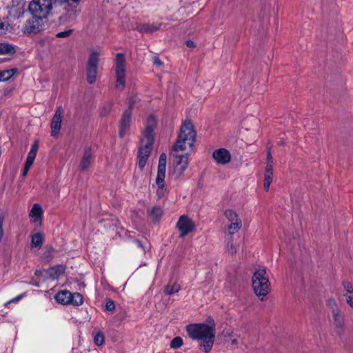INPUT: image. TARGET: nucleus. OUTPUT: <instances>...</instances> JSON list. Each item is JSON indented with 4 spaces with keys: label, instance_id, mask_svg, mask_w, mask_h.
<instances>
[{
    "label": "nucleus",
    "instance_id": "nucleus-42",
    "mask_svg": "<svg viewBox=\"0 0 353 353\" xmlns=\"http://www.w3.org/2000/svg\"><path fill=\"white\" fill-rule=\"evenodd\" d=\"M139 101V99L137 97H132L130 99L129 101V108L128 110H130L133 108L134 105Z\"/></svg>",
    "mask_w": 353,
    "mask_h": 353
},
{
    "label": "nucleus",
    "instance_id": "nucleus-18",
    "mask_svg": "<svg viewBox=\"0 0 353 353\" xmlns=\"http://www.w3.org/2000/svg\"><path fill=\"white\" fill-rule=\"evenodd\" d=\"M42 213L43 210L41 205L35 203L30 212L29 216L34 219L33 222L37 223L41 221Z\"/></svg>",
    "mask_w": 353,
    "mask_h": 353
},
{
    "label": "nucleus",
    "instance_id": "nucleus-41",
    "mask_svg": "<svg viewBox=\"0 0 353 353\" xmlns=\"http://www.w3.org/2000/svg\"><path fill=\"white\" fill-rule=\"evenodd\" d=\"M344 296L346 299V302L348 304V305L351 307H353V294H344Z\"/></svg>",
    "mask_w": 353,
    "mask_h": 353
},
{
    "label": "nucleus",
    "instance_id": "nucleus-29",
    "mask_svg": "<svg viewBox=\"0 0 353 353\" xmlns=\"http://www.w3.org/2000/svg\"><path fill=\"white\" fill-rule=\"evenodd\" d=\"M180 285L177 283H174L172 285H168L165 287L164 293L168 295L174 294L180 290Z\"/></svg>",
    "mask_w": 353,
    "mask_h": 353
},
{
    "label": "nucleus",
    "instance_id": "nucleus-12",
    "mask_svg": "<svg viewBox=\"0 0 353 353\" xmlns=\"http://www.w3.org/2000/svg\"><path fill=\"white\" fill-rule=\"evenodd\" d=\"M157 125V120L153 115L148 117L145 122V130L143 132L141 139H147V142L150 143V141H154V130Z\"/></svg>",
    "mask_w": 353,
    "mask_h": 353
},
{
    "label": "nucleus",
    "instance_id": "nucleus-16",
    "mask_svg": "<svg viewBox=\"0 0 353 353\" xmlns=\"http://www.w3.org/2000/svg\"><path fill=\"white\" fill-rule=\"evenodd\" d=\"M161 23H154L152 24H138L136 29L141 32L152 33L161 28Z\"/></svg>",
    "mask_w": 353,
    "mask_h": 353
},
{
    "label": "nucleus",
    "instance_id": "nucleus-23",
    "mask_svg": "<svg viewBox=\"0 0 353 353\" xmlns=\"http://www.w3.org/2000/svg\"><path fill=\"white\" fill-rule=\"evenodd\" d=\"M16 52L14 46L2 43H0V54H13Z\"/></svg>",
    "mask_w": 353,
    "mask_h": 353
},
{
    "label": "nucleus",
    "instance_id": "nucleus-3",
    "mask_svg": "<svg viewBox=\"0 0 353 353\" xmlns=\"http://www.w3.org/2000/svg\"><path fill=\"white\" fill-rule=\"evenodd\" d=\"M252 287L254 293L263 301L270 290V283L265 269L256 270L252 276Z\"/></svg>",
    "mask_w": 353,
    "mask_h": 353
},
{
    "label": "nucleus",
    "instance_id": "nucleus-1",
    "mask_svg": "<svg viewBox=\"0 0 353 353\" xmlns=\"http://www.w3.org/2000/svg\"><path fill=\"white\" fill-rule=\"evenodd\" d=\"M196 132L192 124L189 121L183 123L177 139L172 146V155L174 157V172L181 176L188 165V153L179 154L188 150H192L196 141Z\"/></svg>",
    "mask_w": 353,
    "mask_h": 353
},
{
    "label": "nucleus",
    "instance_id": "nucleus-20",
    "mask_svg": "<svg viewBox=\"0 0 353 353\" xmlns=\"http://www.w3.org/2000/svg\"><path fill=\"white\" fill-rule=\"evenodd\" d=\"M334 323L337 328H343L344 325V317L340 310H336L332 312Z\"/></svg>",
    "mask_w": 353,
    "mask_h": 353
},
{
    "label": "nucleus",
    "instance_id": "nucleus-49",
    "mask_svg": "<svg viewBox=\"0 0 353 353\" xmlns=\"http://www.w3.org/2000/svg\"><path fill=\"white\" fill-rule=\"evenodd\" d=\"M153 63L157 66L162 65V61L157 57H154L153 58Z\"/></svg>",
    "mask_w": 353,
    "mask_h": 353
},
{
    "label": "nucleus",
    "instance_id": "nucleus-13",
    "mask_svg": "<svg viewBox=\"0 0 353 353\" xmlns=\"http://www.w3.org/2000/svg\"><path fill=\"white\" fill-rule=\"evenodd\" d=\"M131 117L132 112L130 110H126L123 113L119 124V137L123 138L129 130L131 123Z\"/></svg>",
    "mask_w": 353,
    "mask_h": 353
},
{
    "label": "nucleus",
    "instance_id": "nucleus-35",
    "mask_svg": "<svg viewBox=\"0 0 353 353\" xmlns=\"http://www.w3.org/2000/svg\"><path fill=\"white\" fill-rule=\"evenodd\" d=\"M272 181V175L264 174L263 187L268 191Z\"/></svg>",
    "mask_w": 353,
    "mask_h": 353
},
{
    "label": "nucleus",
    "instance_id": "nucleus-6",
    "mask_svg": "<svg viewBox=\"0 0 353 353\" xmlns=\"http://www.w3.org/2000/svg\"><path fill=\"white\" fill-rule=\"evenodd\" d=\"M99 57L97 51H92L89 56L86 66V79L89 84H93L97 80Z\"/></svg>",
    "mask_w": 353,
    "mask_h": 353
},
{
    "label": "nucleus",
    "instance_id": "nucleus-38",
    "mask_svg": "<svg viewBox=\"0 0 353 353\" xmlns=\"http://www.w3.org/2000/svg\"><path fill=\"white\" fill-rule=\"evenodd\" d=\"M226 249H227L228 252L231 254H233L236 253V248L233 245L232 241H228V243L226 244Z\"/></svg>",
    "mask_w": 353,
    "mask_h": 353
},
{
    "label": "nucleus",
    "instance_id": "nucleus-53",
    "mask_svg": "<svg viewBox=\"0 0 353 353\" xmlns=\"http://www.w3.org/2000/svg\"><path fill=\"white\" fill-rule=\"evenodd\" d=\"M135 243L137 244V245H138L139 247H140V248H143V245H142L141 242V241H139V240H136V241H135Z\"/></svg>",
    "mask_w": 353,
    "mask_h": 353
},
{
    "label": "nucleus",
    "instance_id": "nucleus-24",
    "mask_svg": "<svg viewBox=\"0 0 353 353\" xmlns=\"http://www.w3.org/2000/svg\"><path fill=\"white\" fill-rule=\"evenodd\" d=\"M83 297L80 293H78V292L73 293V294L71 293V298H70V305L79 306V305H81V304H83Z\"/></svg>",
    "mask_w": 353,
    "mask_h": 353
},
{
    "label": "nucleus",
    "instance_id": "nucleus-40",
    "mask_svg": "<svg viewBox=\"0 0 353 353\" xmlns=\"http://www.w3.org/2000/svg\"><path fill=\"white\" fill-rule=\"evenodd\" d=\"M37 154L32 153L30 152H28L26 163L27 164L32 165L34 163V161L35 159Z\"/></svg>",
    "mask_w": 353,
    "mask_h": 353
},
{
    "label": "nucleus",
    "instance_id": "nucleus-5",
    "mask_svg": "<svg viewBox=\"0 0 353 353\" xmlns=\"http://www.w3.org/2000/svg\"><path fill=\"white\" fill-rule=\"evenodd\" d=\"M166 154L165 153H162L159 157L158 171L156 178V184L157 185V194L159 198H162L167 190L164 183L166 170Z\"/></svg>",
    "mask_w": 353,
    "mask_h": 353
},
{
    "label": "nucleus",
    "instance_id": "nucleus-44",
    "mask_svg": "<svg viewBox=\"0 0 353 353\" xmlns=\"http://www.w3.org/2000/svg\"><path fill=\"white\" fill-rule=\"evenodd\" d=\"M115 307L114 301H109L106 303L105 308L108 311H112Z\"/></svg>",
    "mask_w": 353,
    "mask_h": 353
},
{
    "label": "nucleus",
    "instance_id": "nucleus-37",
    "mask_svg": "<svg viewBox=\"0 0 353 353\" xmlns=\"http://www.w3.org/2000/svg\"><path fill=\"white\" fill-rule=\"evenodd\" d=\"M327 304L332 309V312H334L336 310H339L336 301L334 299H329Z\"/></svg>",
    "mask_w": 353,
    "mask_h": 353
},
{
    "label": "nucleus",
    "instance_id": "nucleus-26",
    "mask_svg": "<svg viewBox=\"0 0 353 353\" xmlns=\"http://www.w3.org/2000/svg\"><path fill=\"white\" fill-rule=\"evenodd\" d=\"M225 216L230 223L241 221L238 214L232 210H227L225 212Z\"/></svg>",
    "mask_w": 353,
    "mask_h": 353
},
{
    "label": "nucleus",
    "instance_id": "nucleus-51",
    "mask_svg": "<svg viewBox=\"0 0 353 353\" xmlns=\"http://www.w3.org/2000/svg\"><path fill=\"white\" fill-rule=\"evenodd\" d=\"M23 297V295L22 294H20L18 296H17L16 298L13 299L12 300L10 301V302H15V301H18L19 300H20L21 298Z\"/></svg>",
    "mask_w": 353,
    "mask_h": 353
},
{
    "label": "nucleus",
    "instance_id": "nucleus-28",
    "mask_svg": "<svg viewBox=\"0 0 353 353\" xmlns=\"http://www.w3.org/2000/svg\"><path fill=\"white\" fill-rule=\"evenodd\" d=\"M112 105L113 103L112 101L104 103L101 108L100 115L101 117L107 116L110 112L112 108Z\"/></svg>",
    "mask_w": 353,
    "mask_h": 353
},
{
    "label": "nucleus",
    "instance_id": "nucleus-8",
    "mask_svg": "<svg viewBox=\"0 0 353 353\" xmlns=\"http://www.w3.org/2000/svg\"><path fill=\"white\" fill-rule=\"evenodd\" d=\"M43 19L32 16L31 18L26 20L23 26L22 32L26 35H34L43 30Z\"/></svg>",
    "mask_w": 353,
    "mask_h": 353
},
{
    "label": "nucleus",
    "instance_id": "nucleus-45",
    "mask_svg": "<svg viewBox=\"0 0 353 353\" xmlns=\"http://www.w3.org/2000/svg\"><path fill=\"white\" fill-rule=\"evenodd\" d=\"M32 165L27 164L26 163H25L24 168L21 174L22 176L25 177L27 176V174Z\"/></svg>",
    "mask_w": 353,
    "mask_h": 353
},
{
    "label": "nucleus",
    "instance_id": "nucleus-54",
    "mask_svg": "<svg viewBox=\"0 0 353 353\" xmlns=\"http://www.w3.org/2000/svg\"><path fill=\"white\" fill-rule=\"evenodd\" d=\"M284 143H284V141H281L279 142V144H280V145H284Z\"/></svg>",
    "mask_w": 353,
    "mask_h": 353
},
{
    "label": "nucleus",
    "instance_id": "nucleus-7",
    "mask_svg": "<svg viewBox=\"0 0 353 353\" xmlns=\"http://www.w3.org/2000/svg\"><path fill=\"white\" fill-rule=\"evenodd\" d=\"M116 84L115 88L123 90L125 86V60L123 54L118 53L116 56Z\"/></svg>",
    "mask_w": 353,
    "mask_h": 353
},
{
    "label": "nucleus",
    "instance_id": "nucleus-47",
    "mask_svg": "<svg viewBox=\"0 0 353 353\" xmlns=\"http://www.w3.org/2000/svg\"><path fill=\"white\" fill-rule=\"evenodd\" d=\"M8 30V26L3 22H0V34H5Z\"/></svg>",
    "mask_w": 353,
    "mask_h": 353
},
{
    "label": "nucleus",
    "instance_id": "nucleus-27",
    "mask_svg": "<svg viewBox=\"0 0 353 353\" xmlns=\"http://www.w3.org/2000/svg\"><path fill=\"white\" fill-rule=\"evenodd\" d=\"M163 214V210L159 207H154L150 212V217L154 221H159Z\"/></svg>",
    "mask_w": 353,
    "mask_h": 353
},
{
    "label": "nucleus",
    "instance_id": "nucleus-22",
    "mask_svg": "<svg viewBox=\"0 0 353 353\" xmlns=\"http://www.w3.org/2000/svg\"><path fill=\"white\" fill-rule=\"evenodd\" d=\"M43 243V235L40 233H36L31 237V245L36 248H41Z\"/></svg>",
    "mask_w": 353,
    "mask_h": 353
},
{
    "label": "nucleus",
    "instance_id": "nucleus-11",
    "mask_svg": "<svg viewBox=\"0 0 353 353\" xmlns=\"http://www.w3.org/2000/svg\"><path fill=\"white\" fill-rule=\"evenodd\" d=\"M63 114V109L59 106L57 108L55 113L51 121V134L52 136L55 137L59 132L61 127L62 117Z\"/></svg>",
    "mask_w": 353,
    "mask_h": 353
},
{
    "label": "nucleus",
    "instance_id": "nucleus-30",
    "mask_svg": "<svg viewBox=\"0 0 353 353\" xmlns=\"http://www.w3.org/2000/svg\"><path fill=\"white\" fill-rule=\"evenodd\" d=\"M241 226H242L241 221L231 223L228 226V234L230 235L234 234V233H236L241 229Z\"/></svg>",
    "mask_w": 353,
    "mask_h": 353
},
{
    "label": "nucleus",
    "instance_id": "nucleus-46",
    "mask_svg": "<svg viewBox=\"0 0 353 353\" xmlns=\"http://www.w3.org/2000/svg\"><path fill=\"white\" fill-rule=\"evenodd\" d=\"M38 148H39V145H38L37 141H36L32 145L30 152L37 154Z\"/></svg>",
    "mask_w": 353,
    "mask_h": 353
},
{
    "label": "nucleus",
    "instance_id": "nucleus-2",
    "mask_svg": "<svg viewBox=\"0 0 353 353\" xmlns=\"http://www.w3.org/2000/svg\"><path fill=\"white\" fill-rule=\"evenodd\" d=\"M208 323H193L186 326L189 336L200 341V350L208 353L212 348L216 334L215 322L212 317L207 319Z\"/></svg>",
    "mask_w": 353,
    "mask_h": 353
},
{
    "label": "nucleus",
    "instance_id": "nucleus-52",
    "mask_svg": "<svg viewBox=\"0 0 353 353\" xmlns=\"http://www.w3.org/2000/svg\"><path fill=\"white\" fill-rule=\"evenodd\" d=\"M238 343V341L236 339H233L231 340L232 345H236Z\"/></svg>",
    "mask_w": 353,
    "mask_h": 353
},
{
    "label": "nucleus",
    "instance_id": "nucleus-17",
    "mask_svg": "<svg viewBox=\"0 0 353 353\" xmlns=\"http://www.w3.org/2000/svg\"><path fill=\"white\" fill-rule=\"evenodd\" d=\"M57 303L63 305H69L71 298V292L68 290H63L55 295Z\"/></svg>",
    "mask_w": 353,
    "mask_h": 353
},
{
    "label": "nucleus",
    "instance_id": "nucleus-39",
    "mask_svg": "<svg viewBox=\"0 0 353 353\" xmlns=\"http://www.w3.org/2000/svg\"><path fill=\"white\" fill-rule=\"evenodd\" d=\"M72 32H73L72 30H68L60 32L57 33L56 34V36L59 38L68 37L72 34Z\"/></svg>",
    "mask_w": 353,
    "mask_h": 353
},
{
    "label": "nucleus",
    "instance_id": "nucleus-36",
    "mask_svg": "<svg viewBox=\"0 0 353 353\" xmlns=\"http://www.w3.org/2000/svg\"><path fill=\"white\" fill-rule=\"evenodd\" d=\"M343 286L344 290L345 291V294H353V285L350 282H343Z\"/></svg>",
    "mask_w": 353,
    "mask_h": 353
},
{
    "label": "nucleus",
    "instance_id": "nucleus-32",
    "mask_svg": "<svg viewBox=\"0 0 353 353\" xmlns=\"http://www.w3.org/2000/svg\"><path fill=\"white\" fill-rule=\"evenodd\" d=\"M183 345V339L179 336L174 337L171 343L170 347L173 349H177Z\"/></svg>",
    "mask_w": 353,
    "mask_h": 353
},
{
    "label": "nucleus",
    "instance_id": "nucleus-9",
    "mask_svg": "<svg viewBox=\"0 0 353 353\" xmlns=\"http://www.w3.org/2000/svg\"><path fill=\"white\" fill-rule=\"evenodd\" d=\"M154 141H150V143L147 142V139H141V147L138 152V165L142 170L148 161V157L150 154L152 144Z\"/></svg>",
    "mask_w": 353,
    "mask_h": 353
},
{
    "label": "nucleus",
    "instance_id": "nucleus-4",
    "mask_svg": "<svg viewBox=\"0 0 353 353\" xmlns=\"http://www.w3.org/2000/svg\"><path fill=\"white\" fill-rule=\"evenodd\" d=\"M52 2L50 0H32L28 5V12L31 16L46 19L52 10Z\"/></svg>",
    "mask_w": 353,
    "mask_h": 353
},
{
    "label": "nucleus",
    "instance_id": "nucleus-21",
    "mask_svg": "<svg viewBox=\"0 0 353 353\" xmlns=\"http://www.w3.org/2000/svg\"><path fill=\"white\" fill-rule=\"evenodd\" d=\"M64 270L65 269L63 266H54L48 269V274L51 279L54 280L63 274Z\"/></svg>",
    "mask_w": 353,
    "mask_h": 353
},
{
    "label": "nucleus",
    "instance_id": "nucleus-25",
    "mask_svg": "<svg viewBox=\"0 0 353 353\" xmlns=\"http://www.w3.org/2000/svg\"><path fill=\"white\" fill-rule=\"evenodd\" d=\"M17 71L16 68L0 72V81H8Z\"/></svg>",
    "mask_w": 353,
    "mask_h": 353
},
{
    "label": "nucleus",
    "instance_id": "nucleus-14",
    "mask_svg": "<svg viewBox=\"0 0 353 353\" xmlns=\"http://www.w3.org/2000/svg\"><path fill=\"white\" fill-rule=\"evenodd\" d=\"M212 157L217 163L222 165L229 163L231 160L230 152L225 148L214 150Z\"/></svg>",
    "mask_w": 353,
    "mask_h": 353
},
{
    "label": "nucleus",
    "instance_id": "nucleus-19",
    "mask_svg": "<svg viewBox=\"0 0 353 353\" xmlns=\"http://www.w3.org/2000/svg\"><path fill=\"white\" fill-rule=\"evenodd\" d=\"M81 0H72V4L68 5V12H69V18L70 19H74L77 18V15L79 13V10H77V6L79 5Z\"/></svg>",
    "mask_w": 353,
    "mask_h": 353
},
{
    "label": "nucleus",
    "instance_id": "nucleus-48",
    "mask_svg": "<svg viewBox=\"0 0 353 353\" xmlns=\"http://www.w3.org/2000/svg\"><path fill=\"white\" fill-rule=\"evenodd\" d=\"M267 160H268V163H273L272 156V154H271L270 148H268V151H267Z\"/></svg>",
    "mask_w": 353,
    "mask_h": 353
},
{
    "label": "nucleus",
    "instance_id": "nucleus-43",
    "mask_svg": "<svg viewBox=\"0 0 353 353\" xmlns=\"http://www.w3.org/2000/svg\"><path fill=\"white\" fill-rule=\"evenodd\" d=\"M272 170H273L272 163H268L264 174H265L272 175L273 174Z\"/></svg>",
    "mask_w": 353,
    "mask_h": 353
},
{
    "label": "nucleus",
    "instance_id": "nucleus-31",
    "mask_svg": "<svg viewBox=\"0 0 353 353\" xmlns=\"http://www.w3.org/2000/svg\"><path fill=\"white\" fill-rule=\"evenodd\" d=\"M52 2V7L57 6H62L63 4H67V6L65 8V10L69 16V12H68V5L72 4V0H50Z\"/></svg>",
    "mask_w": 353,
    "mask_h": 353
},
{
    "label": "nucleus",
    "instance_id": "nucleus-33",
    "mask_svg": "<svg viewBox=\"0 0 353 353\" xmlns=\"http://www.w3.org/2000/svg\"><path fill=\"white\" fill-rule=\"evenodd\" d=\"M94 342L98 346L103 345V343H104V336L103 333H97L94 337Z\"/></svg>",
    "mask_w": 353,
    "mask_h": 353
},
{
    "label": "nucleus",
    "instance_id": "nucleus-15",
    "mask_svg": "<svg viewBox=\"0 0 353 353\" xmlns=\"http://www.w3.org/2000/svg\"><path fill=\"white\" fill-rule=\"evenodd\" d=\"M92 160V152L90 148L84 150L82 159L79 163V169L81 172H85L90 167Z\"/></svg>",
    "mask_w": 353,
    "mask_h": 353
},
{
    "label": "nucleus",
    "instance_id": "nucleus-10",
    "mask_svg": "<svg viewBox=\"0 0 353 353\" xmlns=\"http://www.w3.org/2000/svg\"><path fill=\"white\" fill-rule=\"evenodd\" d=\"M176 228L181 232L180 237L183 238L194 230V224L187 216L182 215L176 223Z\"/></svg>",
    "mask_w": 353,
    "mask_h": 353
},
{
    "label": "nucleus",
    "instance_id": "nucleus-50",
    "mask_svg": "<svg viewBox=\"0 0 353 353\" xmlns=\"http://www.w3.org/2000/svg\"><path fill=\"white\" fill-rule=\"evenodd\" d=\"M185 44L189 48H194L196 46L194 42L191 40L186 41Z\"/></svg>",
    "mask_w": 353,
    "mask_h": 353
},
{
    "label": "nucleus",
    "instance_id": "nucleus-34",
    "mask_svg": "<svg viewBox=\"0 0 353 353\" xmlns=\"http://www.w3.org/2000/svg\"><path fill=\"white\" fill-rule=\"evenodd\" d=\"M54 250L52 246H46V250L43 254V256L48 260H50L52 257V253L54 252Z\"/></svg>",
    "mask_w": 353,
    "mask_h": 353
}]
</instances>
